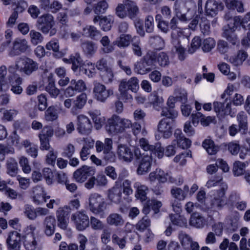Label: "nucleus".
<instances>
[{
	"instance_id": "nucleus-24",
	"label": "nucleus",
	"mask_w": 250,
	"mask_h": 250,
	"mask_svg": "<svg viewBox=\"0 0 250 250\" xmlns=\"http://www.w3.org/2000/svg\"><path fill=\"white\" fill-rule=\"evenodd\" d=\"M134 187L136 188V197L142 202L146 201L147 200L146 193L148 190L147 187L138 183L134 184Z\"/></svg>"
},
{
	"instance_id": "nucleus-54",
	"label": "nucleus",
	"mask_w": 250,
	"mask_h": 250,
	"mask_svg": "<svg viewBox=\"0 0 250 250\" xmlns=\"http://www.w3.org/2000/svg\"><path fill=\"white\" fill-rule=\"evenodd\" d=\"M17 180L19 183V186L20 188L25 190L27 189L30 185V179L18 175L17 176Z\"/></svg>"
},
{
	"instance_id": "nucleus-60",
	"label": "nucleus",
	"mask_w": 250,
	"mask_h": 250,
	"mask_svg": "<svg viewBox=\"0 0 250 250\" xmlns=\"http://www.w3.org/2000/svg\"><path fill=\"white\" fill-rule=\"evenodd\" d=\"M111 18L110 16L103 17L100 22V25L103 30L105 31H109L111 27Z\"/></svg>"
},
{
	"instance_id": "nucleus-30",
	"label": "nucleus",
	"mask_w": 250,
	"mask_h": 250,
	"mask_svg": "<svg viewBox=\"0 0 250 250\" xmlns=\"http://www.w3.org/2000/svg\"><path fill=\"white\" fill-rule=\"evenodd\" d=\"M202 145L209 155L215 154L219 150V147L215 146L213 141L210 139L205 140Z\"/></svg>"
},
{
	"instance_id": "nucleus-61",
	"label": "nucleus",
	"mask_w": 250,
	"mask_h": 250,
	"mask_svg": "<svg viewBox=\"0 0 250 250\" xmlns=\"http://www.w3.org/2000/svg\"><path fill=\"white\" fill-rule=\"evenodd\" d=\"M145 26L147 33H152L154 30V19L151 16H147L145 20Z\"/></svg>"
},
{
	"instance_id": "nucleus-19",
	"label": "nucleus",
	"mask_w": 250,
	"mask_h": 250,
	"mask_svg": "<svg viewBox=\"0 0 250 250\" xmlns=\"http://www.w3.org/2000/svg\"><path fill=\"white\" fill-rule=\"evenodd\" d=\"M122 189L120 187H114L108 191V198L110 201L115 204H119L122 202Z\"/></svg>"
},
{
	"instance_id": "nucleus-41",
	"label": "nucleus",
	"mask_w": 250,
	"mask_h": 250,
	"mask_svg": "<svg viewBox=\"0 0 250 250\" xmlns=\"http://www.w3.org/2000/svg\"><path fill=\"white\" fill-rule=\"evenodd\" d=\"M149 42L154 47L157 49L162 48L164 45V41L160 36H151L149 38Z\"/></svg>"
},
{
	"instance_id": "nucleus-14",
	"label": "nucleus",
	"mask_w": 250,
	"mask_h": 250,
	"mask_svg": "<svg viewBox=\"0 0 250 250\" xmlns=\"http://www.w3.org/2000/svg\"><path fill=\"white\" fill-rule=\"evenodd\" d=\"M94 173L95 170L92 167L83 166L74 172L73 177L77 182L83 183L87 179L88 177L93 175Z\"/></svg>"
},
{
	"instance_id": "nucleus-40",
	"label": "nucleus",
	"mask_w": 250,
	"mask_h": 250,
	"mask_svg": "<svg viewBox=\"0 0 250 250\" xmlns=\"http://www.w3.org/2000/svg\"><path fill=\"white\" fill-rule=\"evenodd\" d=\"M170 193L172 197L179 201L184 200L186 197L185 192L181 188L177 187L172 188Z\"/></svg>"
},
{
	"instance_id": "nucleus-56",
	"label": "nucleus",
	"mask_w": 250,
	"mask_h": 250,
	"mask_svg": "<svg viewBox=\"0 0 250 250\" xmlns=\"http://www.w3.org/2000/svg\"><path fill=\"white\" fill-rule=\"evenodd\" d=\"M19 163L24 173L28 174L31 172V168L27 158L23 156L21 157L19 160Z\"/></svg>"
},
{
	"instance_id": "nucleus-38",
	"label": "nucleus",
	"mask_w": 250,
	"mask_h": 250,
	"mask_svg": "<svg viewBox=\"0 0 250 250\" xmlns=\"http://www.w3.org/2000/svg\"><path fill=\"white\" fill-rule=\"evenodd\" d=\"M82 48L83 52L87 55L92 56L95 52V44L92 42H85L82 44Z\"/></svg>"
},
{
	"instance_id": "nucleus-48",
	"label": "nucleus",
	"mask_w": 250,
	"mask_h": 250,
	"mask_svg": "<svg viewBox=\"0 0 250 250\" xmlns=\"http://www.w3.org/2000/svg\"><path fill=\"white\" fill-rule=\"evenodd\" d=\"M100 76L102 80L105 83H109L112 81L114 74L111 69L110 68L100 72Z\"/></svg>"
},
{
	"instance_id": "nucleus-11",
	"label": "nucleus",
	"mask_w": 250,
	"mask_h": 250,
	"mask_svg": "<svg viewBox=\"0 0 250 250\" xmlns=\"http://www.w3.org/2000/svg\"><path fill=\"white\" fill-rule=\"evenodd\" d=\"M93 92L97 100L104 102L110 95L113 94V91L110 89H106V87L100 83H95L94 84Z\"/></svg>"
},
{
	"instance_id": "nucleus-4",
	"label": "nucleus",
	"mask_w": 250,
	"mask_h": 250,
	"mask_svg": "<svg viewBox=\"0 0 250 250\" xmlns=\"http://www.w3.org/2000/svg\"><path fill=\"white\" fill-rule=\"evenodd\" d=\"M106 207L107 203L102 195L96 193L90 195L88 198V208L91 212L99 214L103 212Z\"/></svg>"
},
{
	"instance_id": "nucleus-52",
	"label": "nucleus",
	"mask_w": 250,
	"mask_h": 250,
	"mask_svg": "<svg viewBox=\"0 0 250 250\" xmlns=\"http://www.w3.org/2000/svg\"><path fill=\"white\" fill-rule=\"evenodd\" d=\"M45 90L53 98L57 97L60 93V90L56 87L54 82L49 83L46 86Z\"/></svg>"
},
{
	"instance_id": "nucleus-31",
	"label": "nucleus",
	"mask_w": 250,
	"mask_h": 250,
	"mask_svg": "<svg viewBox=\"0 0 250 250\" xmlns=\"http://www.w3.org/2000/svg\"><path fill=\"white\" fill-rule=\"evenodd\" d=\"M155 54L154 63L157 61L161 66H165L169 63V59L167 55L163 52L158 53L156 51L151 50Z\"/></svg>"
},
{
	"instance_id": "nucleus-49",
	"label": "nucleus",
	"mask_w": 250,
	"mask_h": 250,
	"mask_svg": "<svg viewBox=\"0 0 250 250\" xmlns=\"http://www.w3.org/2000/svg\"><path fill=\"white\" fill-rule=\"evenodd\" d=\"M87 96L86 94L82 93L77 97L74 101V107L79 109L82 108L85 104Z\"/></svg>"
},
{
	"instance_id": "nucleus-51",
	"label": "nucleus",
	"mask_w": 250,
	"mask_h": 250,
	"mask_svg": "<svg viewBox=\"0 0 250 250\" xmlns=\"http://www.w3.org/2000/svg\"><path fill=\"white\" fill-rule=\"evenodd\" d=\"M42 175L48 185H51L53 182L54 174L52 170L48 167H45L42 171Z\"/></svg>"
},
{
	"instance_id": "nucleus-58",
	"label": "nucleus",
	"mask_w": 250,
	"mask_h": 250,
	"mask_svg": "<svg viewBox=\"0 0 250 250\" xmlns=\"http://www.w3.org/2000/svg\"><path fill=\"white\" fill-rule=\"evenodd\" d=\"M91 228L94 230H101L104 228V224L98 218L91 216L90 219Z\"/></svg>"
},
{
	"instance_id": "nucleus-13",
	"label": "nucleus",
	"mask_w": 250,
	"mask_h": 250,
	"mask_svg": "<svg viewBox=\"0 0 250 250\" xmlns=\"http://www.w3.org/2000/svg\"><path fill=\"white\" fill-rule=\"evenodd\" d=\"M29 46L25 39H17L13 42V46L9 51V54L11 56L19 55L25 52Z\"/></svg>"
},
{
	"instance_id": "nucleus-27",
	"label": "nucleus",
	"mask_w": 250,
	"mask_h": 250,
	"mask_svg": "<svg viewBox=\"0 0 250 250\" xmlns=\"http://www.w3.org/2000/svg\"><path fill=\"white\" fill-rule=\"evenodd\" d=\"M149 101L155 109L159 110L162 107L164 101L163 97L159 96L157 93L153 92L150 95Z\"/></svg>"
},
{
	"instance_id": "nucleus-21",
	"label": "nucleus",
	"mask_w": 250,
	"mask_h": 250,
	"mask_svg": "<svg viewBox=\"0 0 250 250\" xmlns=\"http://www.w3.org/2000/svg\"><path fill=\"white\" fill-rule=\"evenodd\" d=\"M106 221L109 225L116 227L122 226L124 223V220L121 215L116 213L109 214L106 218Z\"/></svg>"
},
{
	"instance_id": "nucleus-26",
	"label": "nucleus",
	"mask_w": 250,
	"mask_h": 250,
	"mask_svg": "<svg viewBox=\"0 0 250 250\" xmlns=\"http://www.w3.org/2000/svg\"><path fill=\"white\" fill-rule=\"evenodd\" d=\"M6 168L7 174L12 177L15 176L18 173V163L13 158H11L7 161Z\"/></svg>"
},
{
	"instance_id": "nucleus-55",
	"label": "nucleus",
	"mask_w": 250,
	"mask_h": 250,
	"mask_svg": "<svg viewBox=\"0 0 250 250\" xmlns=\"http://www.w3.org/2000/svg\"><path fill=\"white\" fill-rule=\"evenodd\" d=\"M70 84L73 86L74 89L78 92H82L86 89L85 83L82 80L76 81L75 80H72Z\"/></svg>"
},
{
	"instance_id": "nucleus-45",
	"label": "nucleus",
	"mask_w": 250,
	"mask_h": 250,
	"mask_svg": "<svg viewBox=\"0 0 250 250\" xmlns=\"http://www.w3.org/2000/svg\"><path fill=\"white\" fill-rule=\"evenodd\" d=\"M29 36L31 42L34 45L41 43L43 40V36L41 33L34 30L30 31Z\"/></svg>"
},
{
	"instance_id": "nucleus-20",
	"label": "nucleus",
	"mask_w": 250,
	"mask_h": 250,
	"mask_svg": "<svg viewBox=\"0 0 250 250\" xmlns=\"http://www.w3.org/2000/svg\"><path fill=\"white\" fill-rule=\"evenodd\" d=\"M44 233L47 236L52 235L55 231L56 219L52 216H48L44 220Z\"/></svg>"
},
{
	"instance_id": "nucleus-1",
	"label": "nucleus",
	"mask_w": 250,
	"mask_h": 250,
	"mask_svg": "<svg viewBox=\"0 0 250 250\" xmlns=\"http://www.w3.org/2000/svg\"><path fill=\"white\" fill-rule=\"evenodd\" d=\"M131 125V122L129 120L114 114L107 120L106 130L109 134H116L123 132Z\"/></svg>"
},
{
	"instance_id": "nucleus-53",
	"label": "nucleus",
	"mask_w": 250,
	"mask_h": 250,
	"mask_svg": "<svg viewBox=\"0 0 250 250\" xmlns=\"http://www.w3.org/2000/svg\"><path fill=\"white\" fill-rule=\"evenodd\" d=\"M90 116L94 123L95 127L97 129H100L104 121V118L101 116L100 114H96L94 113H90Z\"/></svg>"
},
{
	"instance_id": "nucleus-50",
	"label": "nucleus",
	"mask_w": 250,
	"mask_h": 250,
	"mask_svg": "<svg viewBox=\"0 0 250 250\" xmlns=\"http://www.w3.org/2000/svg\"><path fill=\"white\" fill-rule=\"evenodd\" d=\"M126 6L124 3V0L122 3H119L118 4L115 9V13L116 15L121 18L124 19L127 15V11L125 10Z\"/></svg>"
},
{
	"instance_id": "nucleus-23",
	"label": "nucleus",
	"mask_w": 250,
	"mask_h": 250,
	"mask_svg": "<svg viewBox=\"0 0 250 250\" xmlns=\"http://www.w3.org/2000/svg\"><path fill=\"white\" fill-rule=\"evenodd\" d=\"M226 6L230 9H236L239 13H243L245 11L244 5L240 0H225Z\"/></svg>"
},
{
	"instance_id": "nucleus-62",
	"label": "nucleus",
	"mask_w": 250,
	"mask_h": 250,
	"mask_svg": "<svg viewBox=\"0 0 250 250\" xmlns=\"http://www.w3.org/2000/svg\"><path fill=\"white\" fill-rule=\"evenodd\" d=\"M101 42L104 46L103 50L105 53H108L113 50V47L109 44L110 41L107 36L103 37L101 40Z\"/></svg>"
},
{
	"instance_id": "nucleus-35",
	"label": "nucleus",
	"mask_w": 250,
	"mask_h": 250,
	"mask_svg": "<svg viewBox=\"0 0 250 250\" xmlns=\"http://www.w3.org/2000/svg\"><path fill=\"white\" fill-rule=\"evenodd\" d=\"M234 27H226L223 32V37L226 38L229 41L232 42V44H235L237 41V37L234 34L236 29Z\"/></svg>"
},
{
	"instance_id": "nucleus-59",
	"label": "nucleus",
	"mask_w": 250,
	"mask_h": 250,
	"mask_svg": "<svg viewBox=\"0 0 250 250\" xmlns=\"http://www.w3.org/2000/svg\"><path fill=\"white\" fill-rule=\"evenodd\" d=\"M150 220L147 217H144L136 224V229L141 231H144L150 226Z\"/></svg>"
},
{
	"instance_id": "nucleus-22",
	"label": "nucleus",
	"mask_w": 250,
	"mask_h": 250,
	"mask_svg": "<svg viewBox=\"0 0 250 250\" xmlns=\"http://www.w3.org/2000/svg\"><path fill=\"white\" fill-rule=\"evenodd\" d=\"M124 3L127 9V13L130 19L134 18L139 13V8L136 3L130 0H125Z\"/></svg>"
},
{
	"instance_id": "nucleus-7",
	"label": "nucleus",
	"mask_w": 250,
	"mask_h": 250,
	"mask_svg": "<svg viewBox=\"0 0 250 250\" xmlns=\"http://www.w3.org/2000/svg\"><path fill=\"white\" fill-rule=\"evenodd\" d=\"M16 67L27 75H31L38 69V63L27 57H21L16 62Z\"/></svg>"
},
{
	"instance_id": "nucleus-17",
	"label": "nucleus",
	"mask_w": 250,
	"mask_h": 250,
	"mask_svg": "<svg viewBox=\"0 0 250 250\" xmlns=\"http://www.w3.org/2000/svg\"><path fill=\"white\" fill-rule=\"evenodd\" d=\"M21 241V235L16 231H13L9 233L7 239V243L10 250H19L20 242Z\"/></svg>"
},
{
	"instance_id": "nucleus-8",
	"label": "nucleus",
	"mask_w": 250,
	"mask_h": 250,
	"mask_svg": "<svg viewBox=\"0 0 250 250\" xmlns=\"http://www.w3.org/2000/svg\"><path fill=\"white\" fill-rule=\"evenodd\" d=\"M113 141L111 139L105 138L104 143L100 141L96 142V148L98 152H103L104 158L107 161H111L114 160L115 155L111 151Z\"/></svg>"
},
{
	"instance_id": "nucleus-15",
	"label": "nucleus",
	"mask_w": 250,
	"mask_h": 250,
	"mask_svg": "<svg viewBox=\"0 0 250 250\" xmlns=\"http://www.w3.org/2000/svg\"><path fill=\"white\" fill-rule=\"evenodd\" d=\"M77 129L82 134L88 135L92 130V124L90 120L83 115L77 117Z\"/></svg>"
},
{
	"instance_id": "nucleus-63",
	"label": "nucleus",
	"mask_w": 250,
	"mask_h": 250,
	"mask_svg": "<svg viewBox=\"0 0 250 250\" xmlns=\"http://www.w3.org/2000/svg\"><path fill=\"white\" fill-rule=\"evenodd\" d=\"M70 62L72 64V69L76 71L80 66L81 62V58L79 54H76L75 56L70 57Z\"/></svg>"
},
{
	"instance_id": "nucleus-57",
	"label": "nucleus",
	"mask_w": 250,
	"mask_h": 250,
	"mask_svg": "<svg viewBox=\"0 0 250 250\" xmlns=\"http://www.w3.org/2000/svg\"><path fill=\"white\" fill-rule=\"evenodd\" d=\"M245 164L241 162H236L233 164V171L236 176H239L243 174L245 168Z\"/></svg>"
},
{
	"instance_id": "nucleus-43",
	"label": "nucleus",
	"mask_w": 250,
	"mask_h": 250,
	"mask_svg": "<svg viewBox=\"0 0 250 250\" xmlns=\"http://www.w3.org/2000/svg\"><path fill=\"white\" fill-rule=\"evenodd\" d=\"M81 70L88 77H92L95 73V65L90 62L84 64L82 66Z\"/></svg>"
},
{
	"instance_id": "nucleus-6",
	"label": "nucleus",
	"mask_w": 250,
	"mask_h": 250,
	"mask_svg": "<svg viewBox=\"0 0 250 250\" xmlns=\"http://www.w3.org/2000/svg\"><path fill=\"white\" fill-rule=\"evenodd\" d=\"M163 116H167V118L163 119L161 120L157 127V130L160 132L164 138H169L172 133V126L173 121L170 119L171 116H175L177 113L173 111V114H171L169 112V114H166L164 111L162 112Z\"/></svg>"
},
{
	"instance_id": "nucleus-64",
	"label": "nucleus",
	"mask_w": 250,
	"mask_h": 250,
	"mask_svg": "<svg viewBox=\"0 0 250 250\" xmlns=\"http://www.w3.org/2000/svg\"><path fill=\"white\" fill-rule=\"evenodd\" d=\"M17 3L16 7L14 10V12H17L19 13H22L27 8L28 6L27 2L25 0H17Z\"/></svg>"
},
{
	"instance_id": "nucleus-46",
	"label": "nucleus",
	"mask_w": 250,
	"mask_h": 250,
	"mask_svg": "<svg viewBox=\"0 0 250 250\" xmlns=\"http://www.w3.org/2000/svg\"><path fill=\"white\" fill-rule=\"evenodd\" d=\"M108 8V4L105 0L99 1L94 6V13L97 15L105 12Z\"/></svg>"
},
{
	"instance_id": "nucleus-47",
	"label": "nucleus",
	"mask_w": 250,
	"mask_h": 250,
	"mask_svg": "<svg viewBox=\"0 0 250 250\" xmlns=\"http://www.w3.org/2000/svg\"><path fill=\"white\" fill-rule=\"evenodd\" d=\"M131 38L128 35H123L116 41V44L119 47H127L130 44Z\"/></svg>"
},
{
	"instance_id": "nucleus-9",
	"label": "nucleus",
	"mask_w": 250,
	"mask_h": 250,
	"mask_svg": "<svg viewBox=\"0 0 250 250\" xmlns=\"http://www.w3.org/2000/svg\"><path fill=\"white\" fill-rule=\"evenodd\" d=\"M135 157L137 159H140L139 167L137 169L138 175H143L147 173L150 169L152 159L150 155L141 154L139 150L135 151Z\"/></svg>"
},
{
	"instance_id": "nucleus-2",
	"label": "nucleus",
	"mask_w": 250,
	"mask_h": 250,
	"mask_svg": "<svg viewBox=\"0 0 250 250\" xmlns=\"http://www.w3.org/2000/svg\"><path fill=\"white\" fill-rule=\"evenodd\" d=\"M139 88V80L135 77H131L128 80H121L119 85V90L121 96L126 100L132 99V95L129 93V90L136 93Z\"/></svg>"
},
{
	"instance_id": "nucleus-36",
	"label": "nucleus",
	"mask_w": 250,
	"mask_h": 250,
	"mask_svg": "<svg viewBox=\"0 0 250 250\" xmlns=\"http://www.w3.org/2000/svg\"><path fill=\"white\" fill-rule=\"evenodd\" d=\"M178 237L182 246L185 249H188L190 244L193 241L192 238L189 235L183 232L179 234Z\"/></svg>"
},
{
	"instance_id": "nucleus-16",
	"label": "nucleus",
	"mask_w": 250,
	"mask_h": 250,
	"mask_svg": "<svg viewBox=\"0 0 250 250\" xmlns=\"http://www.w3.org/2000/svg\"><path fill=\"white\" fill-rule=\"evenodd\" d=\"M117 155L119 158L125 162H130L133 159V153L127 146L120 144L117 148Z\"/></svg>"
},
{
	"instance_id": "nucleus-12",
	"label": "nucleus",
	"mask_w": 250,
	"mask_h": 250,
	"mask_svg": "<svg viewBox=\"0 0 250 250\" xmlns=\"http://www.w3.org/2000/svg\"><path fill=\"white\" fill-rule=\"evenodd\" d=\"M227 188V186L223 187L217 191L216 194H214L213 197H211L210 201L211 208L220 209L225 205L224 198Z\"/></svg>"
},
{
	"instance_id": "nucleus-3",
	"label": "nucleus",
	"mask_w": 250,
	"mask_h": 250,
	"mask_svg": "<svg viewBox=\"0 0 250 250\" xmlns=\"http://www.w3.org/2000/svg\"><path fill=\"white\" fill-rule=\"evenodd\" d=\"M155 57V54L151 50L148 51L142 60L134 64V71L141 75L150 72L152 68L149 66H154Z\"/></svg>"
},
{
	"instance_id": "nucleus-33",
	"label": "nucleus",
	"mask_w": 250,
	"mask_h": 250,
	"mask_svg": "<svg viewBox=\"0 0 250 250\" xmlns=\"http://www.w3.org/2000/svg\"><path fill=\"white\" fill-rule=\"evenodd\" d=\"M175 136L176 138L178 146L183 148H188L191 146V141L182 136L180 133L175 132Z\"/></svg>"
},
{
	"instance_id": "nucleus-5",
	"label": "nucleus",
	"mask_w": 250,
	"mask_h": 250,
	"mask_svg": "<svg viewBox=\"0 0 250 250\" xmlns=\"http://www.w3.org/2000/svg\"><path fill=\"white\" fill-rule=\"evenodd\" d=\"M40 30L44 34L49 33L50 36H54L57 32L53 28L55 21L53 17L49 14H45L40 17L37 21Z\"/></svg>"
},
{
	"instance_id": "nucleus-18",
	"label": "nucleus",
	"mask_w": 250,
	"mask_h": 250,
	"mask_svg": "<svg viewBox=\"0 0 250 250\" xmlns=\"http://www.w3.org/2000/svg\"><path fill=\"white\" fill-rule=\"evenodd\" d=\"M168 177L167 172L161 169H156L154 171L150 173L148 179L151 182L157 180L159 183H164L167 182Z\"/></svg>"
},
{
	"instance_id": "nucleus-28",
	"label": "nucleus",
	"mask_w": 250,
	"mask_h": 250,
	"mask_svg": "<svg viewBox=\"0 0 250 250\" xmlns=\"http://www.w3.org/2000/svg\"><path fill=\"white\" fill-rule=\"evenodd\" d=\"M33 200L34 202L39 205L43 202V198L45 195L43 188L39 186L35 187L33 189Z\"/></svg>"
},
{
	"instance_id": "nucleus-34",
	"label": "nucleus",
	"mask_w": 250,
	"mask_h": 250,
	"mask_svg": "<svg viewBox=\"0 0 250 250\" xmlns=\"http://www.w3.org/2000/svg\"><path fill=\"white\" fill-rule=\"evenodd\" d=\"M189 224L191 226L197 228L204 226V218L197 213H194L191 216Z\"/></svg>"
},
{
	"instance_id": "nucleus-37",
	"label": "nucleus",
	"mask_w": 250,
	"mask_h": 250,
	"mask_svg": "<svg viewBox=\"0 0 250 250\" xmlns=\"http://www.w3.org/2000/svg\"><path fill=\"white\" fill-rule=\"evenodd\" d=\"M215 40L211 38H208L202 42V49L204 52H210L215 46Z\"/></svg>"
},
{
	"instance_id": "nucleus-29",
	"label": "nucleus",
	"mask_w": 250,
	"mask_h": 250,
	"mask_svg": "<svg viewBox=\"0 0 250 250\" xmlns=\"http://www.w3.org/2000/svg\"><path fill=\"white\" fill-rule=\"evenodd\" d=\"M248 57L247 52L244 50H240L237 55L229 59L230 62L235 66L241 65Z\"/></svg>"
},
{
	"instance_id": "nucleus-42",
	"label": "nucleus",
	"mask_w": 250,
	"mask_h": 250,
	"mask_svg": "<svg viewBox=\"0 0 250 250\" xmlns=\"http://www.w3.org/2000/svg\"><path fill=\"white\" fill-rule=\"evenodd\" d=\"M201 44H202L200 37L199 36L194 37L191 41L188 52L191 54L193 53L201 46Z\"/></svg>"
},
{
	"instance_id": "nucleus-39",
	"label": "nucleus",
	"mask_w": 250,
	"mask_h": 250,
	"mask_svg": "<svg viewBox=\"0 0 250 250\" xmlns=\"http://www.w3.org/2000/svg\"><path fill=\"white\" fill-rule=\"evenodd\" d=\"M23 243L27 250H35L37 245V241L33 235L26 237Z\"/></svg>"
},
{
	"instance_id": "nucleus-25",
	"label": "nucleus",
	"mask_w": 250,
	"mask_h": 250,
	"mask_svg": "<svg viewBox=\"0 0 250 250\" xmlns=\"http://www.w3.org/2000/svg\"><path fill=\"white\" fill-rule=\"evenodd\" d=\"M218 3L215 0H208L205 5V11L208 15L213 16L217 14Z\"/></svg>"
},
{
	"instance_id": "nucleus-10",
	"label": "nucleus",
	"mask_w": 250,
	"mask_h": 250,
	"mask_svg": "<svg viewBox=\"0 0 250 250\" xmlns=\"http://www.w3.org/2000/svg\"><path fill=\"white\" fill-rule=\"evenodd\" d=\"M71 219L74 222L77 229L79 230H83L89 226V217L85 211H77L72 215Z\"/></svg>"
},
{
	"instance_id": "nucleus-44",
	"label": "nucleus",
	"mask_w": 250,
	"mask_h": 250,
	"mask_svg": "<svg viewBox=\"0 0 250 250\" xmlns=\"http://www.w3.org/2000/svg\"><path fill=\"white\" fill-rule=\"evenodd\" d=\"M213 108L214 111L216 113H219L221 111H224L225 113L229 112L230 109V104L227 103L225 106L224 104L219 102L213 103Z\"/></svg>"
},
{
	"instance_id": "nucleus-32",
	"label": "nucleus",
	"mask_w": 250,
	"mask_h": 250,
	"mask_svg": "<svg viewBox=\"0 0 250 250\" xmlns=\"http://www.w3.org/2000/svg\"><path fill=\"white\" fill-rule=\"evenodd\" d=\"M58 118L57 109L53 106H49L44 113V119L47 121L53 122Z\"/></svg>"
}]
</instances>
